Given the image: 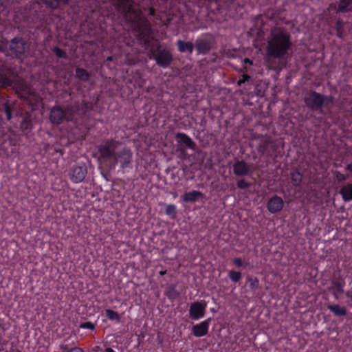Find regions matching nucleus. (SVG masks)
Returning <instances> with one entry per match:
<instances>
[{
	"label": "nucleus",
	"instance_id": "obj_1",
	"mask_svg": "<svg viewBox=\"0 0 352 352\" xmlns=\"http://www.w3.org/2000/svg\"><path fill=\"white\" fill-rule=\"evenodd\" d=\"M124 20L129 23L140 43L148 50L150 59L155 61L162 68L166 69L173 61V56L167 47H163L160 42L155 41L152 35L150 21L145 17L142 12L135 8L134 4L130 6V10L121 14Z\"/></svg>",
	"mask_w": 352,
	"mask_h": 352
},
{
	"label": "nucleus",
	"instance_id": "obj_2",
	"mask_svg": "<svg viewBox=\"0 0 352 352\" xmlns=\"http://www.w3.org/2000/svg\"><path fill=\"white\" fill-rule=\"evenodd\" d=\"M100 158L109 160L113 167L120 165L123 173L133 168V152L120 142L107 139L98 146Z\"/></svg>",
	"mask_w": 352,
	"mask_h": 352
},
{
	"label": "nucleus",
	"instance_id": "obj_3",
	"mask_svg": "<svg viewBox=\"0 0 352 352\" xmlns=\"http://www.w3.org/2000/svg\"><path fill=\"white\" fill-rule=\"evenodd\" d=\"M292 47L291 34L285 28H276L272 31L266 47L268 55L285 58Z\"/></svg>",
	"mask_w": 352,
	"mask_h": 352
},
{
	"label": "nucleus",
	"instance_id": "obj_4",
	"mask_svg": "<svg viewBox=\"0 0 352 352\" xmlns=\"http://www.w3.org/2000/svg\"><path fill=\"white\" fill-rule=\"evenodd\" d=\"M304 102L309 109L318 111L332 103V97L310 89L305 94Z\"/></svg>",
	"mask_w": 352,
	"mask_h": 352
},
{
	"label": "nucleus",
	"instance_id": "obj_5",
	"mask_svg": "<svg viewBox=\"0 0 352 352\" xmlns=\"http://www.w3.org/2000/svg\"><path fill=\"white\" fill-rule=\"evenodd\" d=\"M73 117L72 111L69 108H62L55 106L50 112V120L54 124H60L65 120H71Z\"/></svg>",
	"mask_w": 352,
	"mask_h": 352
},
{
	"label": "nucleus",
	"instance_id": "obj_6",
	"mask_svg": "<svg viewBox=\"0 0 352 352\" xmlns=\"http://www.w3.org/2000/svg\"><path fill=\"white\" fill-rule=\"evenodd\" d=\"M278 146L277 144L270 138H267L261 141L258 145V151L263 155H265L268 157L275 159L277 157L276 153Z\"/></svg>",
	"mask_w": 352,
	"mask_h": 352
},
{
	"label": "nucleus",
	"instance_id": "obj_7",
	"mask_svg": "<svg viewBox=\"0 0 352 352\" xmlns=\"http://www.w3.org/2000/svg\"><path fill=\"white\" fill-rule=\"evenodd\" d=\"M87 174V168L85 164L74 165L69 169L68 176L72 183L82 182Z\"/></svg>",
	"mask_w": 352,
	"mask_h": 352
},
{
	"label": "nucleus",
	"instance_id": "obj_8",
	"mask_svg": "<svg viewBox=\"0 0 352 352\" xmlns=\"http://www.w3.org/2000/svg\"><path fill=\"white\" fill-rule=\"evenodd\" d=\"M352 9V0H339L338 5L331 3L324 11V14L327 16V13L333 12L335 14L339 12L346 13Z\"/></svg>",
	"mask_w": 352,
	"mask_h": 352
},
{
	"label": "nucleus",
	"instance_id": "obj_9",
	"mask_svg": "<svg viewBox=\"0 0 352 352\" xmlns=\"http://www.w3.org/2000/svg\"><path fill=\"white\" fill-rule=\"evenodd\" d=\"M206 304L203 302H194L189 308V317L193 320L203 318L206 313Z\"/></svg>",
	"mask_w": 352,
	"mask_h": 352
},
{
	"label": "nucleus",
	"instance_id": "obj_10",
	"mask_svg": "<svg viewBox=\"0 0 352 352\" xmlns=\"http://www.w3.org/2000/svg\"><path fill=\"white\" fill-rule=\"evenodd\" d=\"M211 322V318H209L192 327V333L197 338L203 337L208 333L209 327Z\"/></svg>",
	"mask_w": 352,
	"mask_h": 352
},
{
	"label": "nucleus",
	"instance_id": "obj_11",
	"mask_svg": "<svg viewBox=\"0 0 352 352\" xmlns=\"http://www.w3.org/2000/svg\"><path fill=\"white\" fill-rule=\"evenodd\" d=\"M284 206L283 199L278 195H273L267 202L266 207L272 214L281 211Z\"/></svg>",
	"mask_w": 352,
	"mask_h": 352
},
{
	"label": "nucleus",
	"instance_id": "obj_12",
	"mask_svg": "<svg viewBox=\"0 0 352 352\" xmlns=\"http://www.w3.org/2000/svg\"><path fill=\"white\" fill-rule=\"evenodd\" d=\"M9 68L4 61L0 60V86L3 88L12 86V79L8 76Z\"/></svg>",
	"mask_w": 352,
	"mask_h": 352
},
{
	"label": "nucleus",
	"instance_id": "obj_13",
	"mask_svg": "<svg viewBox=\"0 0 352 352\" xmlns=\"http://www.w3.org/2000/svg\"><path fill=\"white\" fill-rule=\"evenodd\" d=\"M10 49L16 57H19L25 52V42L21 38L14 37L10 42Z\"/></svg>",
	"mask_w": 352,
	"mask_h": 352
},
{
	"label": "nucleus",
	"instance_id": "obj_14",
	"mask_svg": "<svg viewBox=\"0 0 352 352\" xmlns=\"http://www.w3.org/2000/svg\"><path fill=\"white\" fill-rule=\"evenodd\" d=\"M233 173L239 177L248 175L251 173L250 167L244 160H237L233 164Z\"/></svg>",
	"mask_w": 352,
	"mask_h": 352
},
{
	"label": "nucleus",
	"instance_id": "obj_15",
	"mask_svg": "<svg viewBox=\"0 0 352 352\" xmlns=\"http://www.w3.org/2000/svg\"><path fill=\"white\" fill-rule=\"evenodd\" d=\"M205 197L204 194L199 190H191L184 193L181 196V200L184 203H195Z\"/></svg>",
	"mask_w": 352,
	"mask_h": 352
},
{
	"label": "nucleus",
	"instance_id": "obj_16",
	"mask_svg": "<svg viewBox=\"0 0 352 352\" xmlns=\"http://www.w3.org/2000/svg\"><path fill=\"white\" fill-rule=\"evenodd\" d=\"M195 47L198 54H207L212 48V42L210 39L204 38H198L195 41Z\"/></svg>",
	"mask_w": 352,
	"mask_h": 352
},
{
	"label": "nucleus",
	"instance_id": "obj_17",
	"mask_svg": "<svg viewBox=\"0 0 352 352\" xmlns=\"http://www.w3.org/2000/svg\"><path fill=\"white\" fill-rule=\"evenodd\" d=\"M175 140L179 144H184L186 148L195 150L196 144L190 136L184 133H177L175 134Z\"/></svg>",
	"mask_w": 352,
	"mask_h": 352
},
{
	"label": "nucleus",
	"instance_id": "obj_18",
	"mask_svg": "<svg viewBox=\"0 0 352 352\" xmlns=\"http://www.w3.org/2000/svg\"><path fill=\"white\" fill-rule=\"evenodd\" d=\"M118 12L122 14L130 10V6L134 4V0H111Z\"/></svg>",
	"mask_w": 352,
	"mask_h": 352
},
{
	"label": "nucleus",
	"instance_id": "obj_19",
	"mask_svg": "<svg viewBox=\"0 0 352 352\" xmlns=\"http://www.w3.org/2000/svg\"><path fill=\"white\" fill-rule=\"evenodd\" d=\"M283 58H284L270 56L267 54V52H266V55L264 60L267 69L273 71H278L280 69V65L277 61V59L280 60Z\"/></svg>",
	"mask_w": 352,
	"mask_h": 352
},
{
	"label": "nucleus",
	"instance_id": "obj_20",
	"mask_svg": "<svg viewBox=\"0 0 352 352\" xmlns=\"http://www.w3.org/2000/svg\"><path fill=\"white\" fill-rule=\"evenodd\" d=\"M339 194L341 195L342 200L344 202H349L352 201V184L348 183L342 186L339 190Z\"/></svg>",
	"mask_w": 352,
	"mask_h": 352
},
{
	"label": "nucleus",
	"instance_id": "obj_21",
	"mask_svg": "<svg viewBox=\"0 0 352 352\" xmlns=\"http://www.w3.org/2000/svg\"><path fill=\"white\" fill-rule=\"evenodd\" d=\"M164 295L170 301L174 302L180 296V293L177 291L175 284H170L166 287Z\"/></svg>",
	"mask_w": 352,
	"mask_h": 352
},
{
	"label": "nucleus",
	"instance_id": "obj_22",
	"mask_svg": "<svg viewBox=\"0 0 352 352\" xmlns=\"http://www.w3.org/2000/svg\"><path fill=\"white\" fill-rule=\"evenodd\" d=\"M177 50L181 53L188 52L191 54L194 50V45L192 42L178 40L176 43Z\"/></svg>",
	"mask_w": 352,
	"mask_h": 352
},
{
	"label": "nucleus",
	"instance_id": "obj_23",
	"mask_svg": "<svg viewBox=\"0 0 352 352\" xmlns=\"http://www.w3.org/2000/svg\"><path fill=\"white\" fill-rule=\"evenodd\" d=\"M344 22L340 18L337 19L335 24L332 27L333 30L336 32V36L339 38H344L346 36V32L344 30Z\"/></svg>",
	"mask_w": 352,
	"mask_h": 352
},
{
	"label": "nucleus",
	"instance_id": "obj_24",
	"mask_svg": "<svg viewBox=\"0 0 352 352\" xmlns=\"http://www.w3.org/2000/svg\"><path fill=\"white\" fill-rule=\"evenodd\" d=\"M332 287H331V291H335L339 294L344 292V287L345 286V281L342 278L333 279L331 282Z\"/></svg>",
	"mask_w": 352,
	"mask_h": 352
},
{
	"label": "nucleus",
	"instance_id": "obj_25",
	"mask_svg": "<svg viewBox=\"0 0 352 352\" xmlns=\"http://www.w3.org/2000/svg\"><path fill=\"white\" fill-rule=\"evenodd\" d=\"M327 309L336 316H344L346 314V308L339 305H329Z\"/></svg>",
	"mask_w": 352,
	"mask_h": 352
},
{
	"label": "nucleus",
	"instance_id": "obj_26",
	"mask_svg": "<svg viewBox=\"0 0 352 352\" xmlns=\"http://www.w3.org/2000/svg\"><path fill=\"white\" fill-rule=\"evenodd\" d=\"M72 0H43V3L51 9H56L60 3L69 4Z\"/></svg>",
	"mask_w": 352,
	"mask_h": 352
},
{
	"label": "nucleus",
	"instance_id": "obj_27",
	"mask_svg": "<svg viewBox=\"0 0 352 352\" xmlns=\"http://www.w3.org/2000/svg\"><path fill=\"white\" fill-rule=\"evenodd\" d=\"M76 77L81 81L87 82L90 78L89 73L85 69L77 67L75 69Z\"/></svg>",
	"mask_w": 352,
	"mask_h": 352
},
{
	"label": "nucleus",
	"instance_id": "obj_28",
	"mask_svg": "<svg viewBox=\"0 0 352 352\" xmlns=\"http://www.w3.org/2000/svg\"><path fill=\"white\" fill-rule=\"evenodd\" d=\"M105 316L111 321H115L116 322H120V315L117 312L110 309H106L104 310Z\"/></svg>",
	"mask_w": 352,
	"mask_h": 352
},
{
	"label": "nucleus",
	"instance_id": "obj_29",
	"mask_svg": "<svg viewBox=\"0 0 352 352\" xmlns=\"http://www.w3.org/2000/svg\"><path fill=\"white\" fill-rule=\"evenodd\" d=\"M302 174L297 169L291 173V180L294 186H298L302 182Z\"/></svg>",
	"mask_w": 352,
	"mask_h": 352
},
{
	"label": "nucleus",
	"instance_id": "obj_30",
	"mask_svg": "<svg viewBox=\"0 0 352 352\" xmlns=\"http://www.w3.org/2000/svg\"><path fill=\"white\" fill-rule=\"evenodd\" d=\"M165 214L170 219H175L177 216V207L175 205L170 204L165 206Z\"/></svg>",
	"mask_w": 352,
	"mask_h": 352
},
{
	"label": "nucleus",
	"instance_id": "obj_31",
	"mask_svg": "<svg viewBox=\"0 0 352 352\" xmlns=\"http://www.w3.org/2000/svg\"><path fill=\"white\" fill-rule=\"evenodd\" d=\"M21 128L23 131H29L32 129V124L30 116H26L23 118L21 122Z\"/></svg>",
	"mask_w": 352,
	"mask_h": 352
},
{
	"label": "nucleus",
	"instance_id": "obj_32",
	"mask_svg": "<svg viewBox=\"0 0 352 352\" xmlns=\"http://www.w3.org/2000/svg\"><path fill=\"white\" fill-rule=\"evenodd\" d=\"M3 108L4 112L6 116V118L8 120H10L12 118V109H13L12 106L10 104H9L8 102H6L3 104Z\"/></svg>",
	"mask_w": 352,
	"mask_h": 352
},
{
	"label": "nucleus",
	"instance_id": "obj_33",
	"mask_svg": "<svg viewBox=\"0 0 352 352\" xmlns=\"http://www.w3.org/2000/svg\"><path fill=\"white\" fill-rule=\"evenodd\" d=\"M228 276L232 282L237 283L241 278V273L240 272L230 270L228 273Z\"/></svg>",
	"mask_w": 352,
	"mask_h": 352
},
{
	"label": "nucleus",
	"instance_id": "obj_34",
	"mask_svg": "<svg viewBox=\"0 0 352 352\" xmlns=\"http://www.w3.org/2000/svg\"><path fill=\"white\" fill-rule=\"evenodd\" d=\"M252 81V77L246 74H242L239 80L237 81V86L241 87L243 84L245 83H251Z\"/></svg>",
	"mask_w": 352,
	"mask_h": 352
},
{
	"label": "nucleus",
	"instance_id": "obj_35",
	"mask_svg": "<svg viewBox=\"0 0 352 352\" xmlns=\"http://www.w3.org/2000/svg\"><path fill=\"white\" fill-rule=\"evenodd\" d=\"M252 184L244 179H241L236 182V186L239 189L245 190L251 186Z\"/></svg>",
	"mask_w": 352,
	"mask_h": 352
},
{
	"label": "nucleus",
	"instance_id": "obj_36",
	"mask_svg": "<svg viewBox=\"0 0 352 352\" xmlns=\"http://www.w3.org/2000/svg\"><path fill=\"white\" fill-rule=\"evenodd\" d=\"M248 282L251 289H255L258 288L259 282L257 278H252L249 276L248 277Z\"/></svg>",
	"mask_w": 352,
	"mask_h": 352
},
{
	"label": "nucleus",
	"instance_id": "obj_37",
	"mask_svg": "<svg viewBox=\"0 0 352 352\" xmlns=\"http://www.w3.org/2000/svg\"><path fill=\"white\" fill-rule=\"evenodd\" d=\"M53 52H54V54H56V56L58 58H67V53L65 52V51L58 47H54L53 48Z\"/></svg>",
	"mask_w": 352,
	"mask_h": 352
},
{
	"label": "nucleus",
	"instance_id": "obj_38",
	"mask_svg": "<svg viewBox=\"0 0 352 352\" xmlns=\"http://www.w3.org/2000/svg\"><path fill=\"white\" fill-rule=\"evenodd\" d=\"M79 327L81 329L90 330H94L96 329L95 324L89 321L80 323Z\"/></svg>",
	"mask_w": 352,
	"mask_h": 352
},
{
	"label": "nucleus",
	"instance_id": "obj_39",
	"mask_svg": "<svg viewBox=\"0 0 352 352\" xmlns=\"http://www.w3.org/2000/svg\"><path fill=\"white\" fill-rule=\"evenodd\" d=\"M336 178L339 182H342L348 179V175H344L338 171L336 173Z\"/></svg>",
	"mask_w": 352,
	"mask_h": 352
},
{
	"label": "nucleus",
	"instance_id": "obj_40",
	"mask_svg": "<svg viewBox=\"0 0 352 352\" xmlns=\"http://www.w3.org/2000/svg\"><path fill=\"white\" fill-rule=\"evenodd\" d=\"M232 263L236 267H241L243 265V263L242 261V259L239 257H236L234 258L233 260H232Z\"/></svg>",
	"mask_w": 352,
	"mask_h": 352
},
{
	"label": "nucleus",
	"instance_id": "obj_41",
	"mask_svg": "<svg viewBox=\"0 0 352 352\" xmlns=\"http://www.w3.org/2000/svg\"><path fill=\"white\" fill-rule=\"evenodd\" d=\"M67 352H84V351L82 348L75 346V347L70 349Z\"/></svg>",
	"mask_w": 352,
	"mask_h": 352
},
{
	"label": "nucleus",
	"instance_id": "obj_42",
	"mask_svg": "<svg viewBox=\"0 0 352 352\" xmlns=\"http://www.w3.org/2000/svg\"><path fill=\"white\" fill-rule=\"evenodd\" d=\"M148 14L150 16H154L155 15V10L153 8H150L148 10Z\"/></svg>",
	"mask_w": 352,
	"mask_h": 352
},
{
	"label": "nucleus",
	"instance_id": "obj_43",
	"mask_svg": "<svg viewBox=\"0 0 352 352\" xmlns=\"http://www.w3.org/2000/svg\"><path fill=\"white\" fill-rule=\"evenodd\" d=\"M345 169L352 173V162L347 164L346 166L345 167Z\"/></svg>",
	"mask_w": 352,
	"mask_h": 352
},
{
	"label": "nucleus",
	"instance_id": "obj_44",
	"mask_svg": "<svg viewBox=\"0 0 352 352\" xmlns=\"http://www.w3.org/2000/svg\"><path fill=\"white\" fill-rule=\"evenodd\" d=\"M244 63H248L249 65H252L253 64V62L252 60H251L250 58H244L243 60Z\"/></svg>",
	"mask_w": 352,
	"mask_h": 352
},
{
	"label": "nucleus",
	"instance_id": "obj_45",
	"mask_svg": "<svg viewBox=\"0 0 352 352\" xmlns=\"http://www.w3.org/2000/svg\"><path fill=\"white\" fill-rule=\"evenodd\" d=\"M332 294H333V297H334V298L336 300H338L339 299V296H338V294H340L339 293H338V292H336L335 291H332Z\"/></svg>",
	"mask_w": 352,
	"mask_h": 352
},
{
	"label": "nucleus",
	"instance_id": "obj_46",
	"mask_svg": "<svg viewBox=\"0 0 352 352\" xmlns=\"http://www.w3.org/2000/svg\"><path fill=\"white\" fill-rule=\"evenodd\" d=\"M60 349H61V350H63V351H68V350H69V349H68V346H67V345H66V344H61V345L60 346Z\"/></svg>",
	"mask_w": 352,
	"mask_h": 352
},
{
	"label": "nucleus",
	"instance_id": "obj_47",
	"mask_svg": "<svg viewBox=\"0 0 352 352\" xmlns=\"http://www.w3.org/2000/svg\"><path fill=\"white\" fill-rule=\"evenodd\" d=\"M103 352H115L113 349L109 347L105 348L104 351Z\"/></svg>",
	"mask_w": 352,
	"mask_h": 352
},
{
	"label": "nucleus",
	"instance_id": "obj_48",
	"mask_svg": "<svg viewBox=\"0 0 352 352\" xmlns=\"http://www.w3.org/2000/svg\"><path fill=\"white\" fill-rule=\"evenodd\" d=\"M166 272H167L166 270H162L159 272V274L160 276H164V275H165L166 274Z\"/></svg>",
	"mask_w": 352,
	"mask_h": 352
},
{
	"label": "nucleus",
	"instance_id": "obj_49",
	"mask_svg": "<svg viewBox=\"0 0 352 352\" xmlns=\"http://www.w3.org/2000/svg\"><path fill=\"white\" fill-rule=\"evenodd\" d=\"M44 20H45V17L43 16V17L41 18V19H40V21H41V26H43V23H44Z\"/></svg>",
	"mask_w": 352,
	"mask_h": 352
},
{
	"label": "nucleus",
	"instance_id": "obj_50",
	"mask_svg": "<svg viewBox=\"0 0 352 352\" xmlns=\"http://www.w3.org/2000/svg\"><path fill=\"white\" fill-rule=\"evenodd\" d=\"M112 59H113V57H112V56H109V57H107V60H112Z\"/></svg>",
	"mask_w": 352,
	"mask_h": 352
},
{
	"label": "nucleus",
	"instance_id": "obj_51",
	"mask_svg": "<svg viewBox=\"0 0 352 352\" xmlns=\"http://www.w3.org/2000/svg\"><path fill=\"white\" fill-rule=\"evenodd\" d=\"M43 3V0H41Z\"/></svg>",
	"mask_w": 352,
	"mask_h": 352
}]
</instances>
